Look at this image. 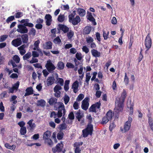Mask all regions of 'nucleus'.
Masks as SVG:
<instances>
[{"mask_svg":"<svg viewBox=\"0 0 153 153\" xmlns=\"http://www.w3.org/2000/svg\"><path fill=\"white\" fill-rule=\"evenodd\" d=\"M33 57L32 59L29 61V62L31 64L37 62L38 61V60L37 59Z\"/></svg>","mask_w":153,"mask_h":153,"instance_id":"56","label":"nucleus"},{"mask_svg":"<svg viewBox=\"0 0 153 153\" xmlns=\"http://www.w3.org/2000/svg\"><path fill=\"white\" fill-rule=\"evenodd\" d=\"M92 27L90 26H87L83 29V34L85 35L89 34L91 30Z\"/></svg>","mask_w":153,"mask_h":153,"instance_id":"18","label":"nucleus"},{"mask_svg":"<svg viewBox=\"0 0 153 153\" xmlns=\"http://www.w3.org/2000/svg\"><path fill=\"white\" fill-rule=\"evenodd\" d=\"M39 137V134H34L32 137H31V139L34 140H36L38 139Z\"/></svg>","mask_w":153,"mask_h":153,"instance_id":"55","label":"nucleus"},{"mask_svg":"<svg viewBox=\"0 0 153 153\" xmlns=\"http://www.w3.org/2000/svg\"><path fill=\"white\" fill-rule=\"evenodd\" d=\"M53 41L54 43L57 44H59L61 42L60 39L58 36L54 39Z\"/></svg>","mask_w":153,"mask_h":153,"instance_id":"48","label":"nucleus"},{"mask_svg":"<svg viewBox=\"0 0 153 153\" xmlns=\"http://www.w3.org/2000/svg\"><path fill=\"white\" fill-rule=\"evenodd\" d=\"M67 128V126L65 123H63L60 125L59 129L60 131L65 129Z\"/></svg>","mask_w":153,"mask_h":153,"instance_id":"38","label":"nucleus"},{"mask_svg":"<svg viewBox=\"0 0 153 153\" xmlns=\"http://www.w3.org/2000/svg\"><path fill=\"white\" fill-rule=\"evenodd\" d=\"M86 41L88 44H91L94 41L93 39L91 37H89L86 38Z\"/></svg>","mask_w":153,"mask_h":153,"instance_id":"46","label":"nucleus"},{"mask_svg":"<svg viewBox=\"0 0 153 153\" xmlns=\"http://www.w3.org/2000/svg\"><path fill=\"white\" fill-rule=\"evenodd\" d=\"M59 32V30H62L64 33H68L69 31V28L64 24H59L58 25Z\"/></svg>","mask_w":153,"mask_h":153,"instance_id":"12","label":"nucleus"},{"mask_svg":"<svg viewBox=\"0 0 153 153\" xmlns=\"http://www.w3.org/2000/svg\"><path fill=\"white\" fill-rule=\"evenodd\" d=\"M24 25L26 26H28L30 27H32L34 26L33 24L31 23H29L28 22L24 23Z\"/></svg>","mask_w":153,"mask_h":153,"instance_id":"63","label":"nucleus"},{"mask_svg":"<svg viewBox=\"0 0 153 153\" xmlns=\"http://www.w3.org/2000/svg\"><path fill=\"white\" fill-rule=\"evenodd\" d=\"M123 100L121 102L120 101V99L119 98H116L115 104H117V106L118 107V109L119 110L121 111L123 110V107L124 106V103Z\"/></svg>","mask_w":153,"mask_h":153,"instance_id":"11","label":"nucleus"},{"mask_svg":"<svg viewBox=\"0 0 153 153\" xmlns=\"http://www.w3.org/2000/svg\"><path fill=\"white\" fill-rule=\"evenodd\" d=\"M57 99L55 97H51L48 101V103L51 105H55L57 103Z\"/></svg>","mask_w":153,"mask_h":153,"instance_id":"24","label":"nucleus"},{"mask_svg":"<svg viewBox=\"0 0 153 153\" xmlns=\"http://www.w3.org/2000/svg\"><path fill=\"white\" fill-rule=\"evenodd\" d=\"M126 96L127 93L126 91L124 89H123V92L121 94L120 99H121L122 100H123V102H124L125 99L126 97Z\"/></svg>","mask_w":153,"mask_h":153,"instance_id":"28","label":"nucleus"},{"mask_svg":"<svg viewBox=\"0 0 153 153\" xmlns=\"http://www.w3.org/2000/svg\"><path fill=\"white\" fill-rule=\"evenodd\" d=\"M93 126L92 124H88L87 127L82 131L83 137H87L89 134L91 135L93 131Z\"/></svg>","mask_w":153,"mask_h":153,"instance_id":"4","label":"nucleus"},{"mask_svg":"<svg viewBox=\"0 0 153 153\" xmlns=\"http://www.w3.org/2000/svg\"><path fill=\"white\" fill-rule=\"evenodd\" d=\"M52 43L51 41L45 42L44 45V48L46 49H50L52 48Z\"/></svg>","mask_w":153,"mask_h":153,"instance_id":"22","label":"nucleus"},{"mask_svg":"<svg viewBox=\"0 0 153 153\" xmlns=\"http://www.w3.org/2000/svg\"><path fill=\"white\" fill-rule=\"evenodd\" d=\"M40 43V41L39 40L36 41L34 44V47L33 48L34 50H37L40 53H42V52L39 47V45Z\"/></svg>","mask_w":153,"mask_h":153,"instance_id":"15","label":"nucleus"},{"mask_svg":"<svg viewBox=\"0 0 153 153\" xmlns=\"http://www.w3.org/2000/svg\"><path fill=\"white\" fill-rule=\"evenodd\" d=\"M76 58L78 60L80 61L82 59V54L80 52H77L75 55Z\"/></svg>","mask_w":153,"mask_h":153,"instance_id":"41","label":"nucleus"},{"mask_svg":"<svg viewBox=\"0 0 153 153\" xmlns=\"http://www.w3.org/2000/svg\"><path fill=\"white\" fill-rule=\"evenodd\" d=\"M51 135V132L49 131H47L43 134V138L44 140H46V139L49 138Z\"/></svg>","mask_w":153,"mask_h":153,"instance_id":"25","label":"nucleus"},{"mask_svg":"<svg viewBox=\"0 0 153 153\" xmlns=\"http://www.w3.org/2000/svg\"><path fill=\"white\" fill-rule=\"evenodd\" d=\"M88 14L87 15V19L90 21L93 22L94 25H95L97 24V23L95 22V19L93 16L92 13H88Z\"/></svg>","mask_w":153,"mask_h":153,"instance_id":"17","label":"nucleus"},{"mask_svg":"<svg viewBox=\"0 0 153 153\" xmlns=\"http://www.w3.org/2000/svg\"><path fill=\"white\" fill-rule=\"evenodd\" d=\"M18 29H17L18 32L22 33H27L28 32V29L26 26H25L24 24L19 25L18 26Z\"/></svg>","mask_w":153,"mask_h":153,"instance_id":"10","label":"nucleus"},{"mask_svg":"<svg viewBox=\"0 0 153 153\" xmlns=\"http://www.w3.org/2000/svg\"><path fill=\"white\" fill-rule=\"evenodd\" d=\"M62 89V88L61 86L58 85H56L53 88L54 91H60L59 90Z\"/></svg>","mask_w":153,"mask_h":153,"instance_id":"45","label":"nucleus"},{"mask_svg":"<svg viewBox=\"0 0 153 153\" xmlns=\"http://www.w3.org/2000/svg\"><path fill=\"white\" fill-rule=\"evenodd\" d=\"M21 39L20 38L13 40L12 42V44L14 46L17 47L22 44Z\"/></svg>","mask_w":153,"mask_h":153,"instance_id":"13","label":"nucleus"},{"mask_svg":"<svg viewBox=\"0 0 153 153\" xmlns=\"http://www.w3.org/2000/svg\"><path fill=\"white\" fill-rule=\"evenodd\" d=\"M65 104L67 105L70 100V98L68 95H66L64 98Z\"/></svg>","mask_w":153,"mask_h":153,"instance_id":"50","label":"nucleus"},{"mask_svg":"<svg viewBox=\"0 0 153 153\" xmlns=\"http://www.w3.org/2000/svg\"><path fill=\"white\" fill-rule=\"evenodd\" d=\"M32 55L33 57H38L39 56V53L36 51H33L32 52Z\"/></svg>","mask_w":153,"mask_h":153,"instance_id":"57","label":"nucleus"},{"mask_svg":"<svg viewBox=\"0 0 153 153\" xmlns=\"http://www.w3.org/2000/svg\"><path fill=\"white\" fill-rule=\"evenodd\" d=\"M73 106L74 109H78L79 108V105L78 102L76 101L73 104Z\"/></svg>","mask_w":153,"mask_h":153,"instance_id":"58","label":"nucleus"},{"mask_svg":"<svg viewBox=\"0 0 153 153\" xmlns=\"http://www.w3.org/2000/svg\"><path fill=\"white\" fill-rule=\"evenodd\" d=\"M58 105L59 106L56 109V110L58 109L57 116L59 118H60L62 117V114L65 115L66 110L63 103L59 102L58 103Z\"/></svg>","mask_w":153,"mask_h":153,"instance_id":"3","label":"nucleus"},{"mask_svg":"<svg viewBox=\"0 0 153 153\" xmlns=\"http://www.w3.org/2000/svg\"><path fill=\"white\" fill-rule=\"evenodd\" d=\"M82 49L83 51L85 52L86 53H88L89 51V49L85 46H83Z\"/></svg>","mask_w":153,"mask_h":153,"instance_id":"54","label":"nucleus"},{"mask_svg":"<svg viewBox=\"0 0 153 153\" xmlns=\"http://www.w3.org/2000/svg\"><path fill=\"white\" fill-rule=\"evenodd\" d=\"M64 145L62 141L58 143L56 146L52 149V151L53 153H59L61 152L63 149Z\"/></svg>","mask_w":153,"mask_h":153,"instance_id":"6","label":"nucleus"},{"mask_svg":"<svg viewBox=\"0 0 153 153\" xmlns=\"http://www.w3.org/2000/svg\"><path fill=\"white\" fill-rule=\"evenodd\" d=\"M66 66L68 68H74V65L72 63L68 62L66 64Z\"/></svg>","mask_w":153,"mask_h":153,"instance_id":"52","label":"nucleus"},{"mask_svg":"<svg viewBox=\"0 0 153 153\" xmlns=\"http://www.w3.org/2000/svg\"><path fill=\"white\" fill-rule=\"evenodd\" d=\"M45 67L50 73L53 72L56 68L54 65L52 63L51 60L50 59L47 61Z\"/></svg>","mask_w":153,"mask_h":153,"instance_id":"7","label":"nucleus"},{"mask_svg":"<svg viewBox=\"0 0 153 153\" xmlns=\"http://www.w3.org/2000/svg\"><path fill=\"white\" fill-rule=\"evenodd\" d=\"M8 35H3L0 37V42L4 41L8 37Z\"/></svg>","mask_w":153,"mask_h":153,"instance_id":"43","label":"nucleus"},{"mask_svg":"<svg viewBox=\"0 0 153 153\" xmlns=\"http://www.w3.org/2000/svg\"><path fill=\"white\" fill-rule=\"evenodd\" d=\"M31 53L30 52H28L23 56V59L24 60H27L31 57Z\"/></svg>","mask_w":153,"mask_h":153,"instance_id":"32","label":"nucleus"},{"mask_svg":"<svg viewBox=\"0 0 153 153\" xmlns=\"http://www.w3.org/2000/svg\"><path fill=\"white\" fill-rule=\"evenodd\" d=\"M57 66L58 69L59 70H62L65 66L64 63L62 62H59L57 64Z\"/></svg>","mask_w":153,"mask_h":153,"instance_id":"37","label":"nucleus"},{"mask_svg":"<svg viewBox=\"0 0 153 153\" xmlns=\"http://www.w3.org/2000/svg\"><path fill=\"white\" fill-rule=\"evenodd\" d=\"M91 53L92 56L95 57H99L100 56V52H98L97 50L94 49L91 50Z\"/></svg>","mask_w":153,"mask_h":153,"instance_id":"21","label":"nucleus"},{"mask_svg":"<svg viewBox=\"0 0 153 153\" xmlns=\"http://www.w3.org/2000/svg\"><path fill=\"white\" fill-rule=\"evenodd\" d=\"M15 17L16 18H18L21 17L23 16V13L22 12H18L16 13Z\"/></svg>","mask_w":153,"mask_h":153,"instance_id":"53","label":"nucleus"},{"mask_svg":"<svg viewBox=\"0 0 153 153\" xmlns=\"http://www.w3.org/2000/svg\"><path fill=\"white\" fill-rule=\"evenodd\" d=\"M76 11L74 10L73 13L70 14L68 16V21L73 25H77L81 21L80 18L79 16H76L75 18Z\"/></svg>","mask_w":153,"mask_h":153,"instance_id":"1","label":"nucleus"},{"mask_svg":"<svg viewBox=\"0 0 153 153\" xmlns=\"http://www.w3.org/2000/svg\"><path fill=\"white\" fill-rule=\"evenodd\" d=\"M19 85V82L18 81L11 88H10V93H13L14 90H17Z\"/></svg>","mask_w":153,"mask_h":153,"instance_id":"19","label":"nucleus"},{"mask_svg":"<svg viewBox=\"0 0 153 153\" xmlns=\"http://www.w3.org/2000/svg\"><path fill=\"white\" fill-rule=\"evenodd\" d=\"M55 80V78L53 76L48 77L46 80L47 85L48 86L52 85L54 83Z\"/></svg>","mask_w":153,"mask_h":153,"instance_id":"14","label":"nucleus"},{"mask_svg":"<svg viewBox=\"0 0 153 153\" xmlns=\"http://www.w3.org/2000/svg\"><path fill=\"white\" fill-rule=\"evenodd\" d=\"M26 92L24 96L26 97L33 94V91L31 87H28L26 89Z\"/></svg>","mask_w":153,"mask_h":153,"instance_id":"16","label":"nucleus"},{"mask_svg":"<svg viewBox=\"0 0 153 153\" xmlns=\"http://www.w3.org/2000/svg\"><path fill=\"white\" fill-rule=\"evenodd\" d=\"M96 36L97 40L100 42L101 41V36L100 33L97 32L96 33Z\"/></svg>","mask_w":153,"mask_h":153,"instance_id":"60","label":"nucleus"},{"mask_svg":"<svg viewBox=\"0 0 153 153\" xmlns=\"http://www.w3.org/2000/svg\"><path fill=\"white\" fill-rule=\"evenodd\" d=\"M55 93L54 94V95L55 97L59 98V97L61 96V92L60 91H54Z\"/></svg>","mask_w":153,"mask_h":153,"instance_id":"62","label":"nucleus"},{"mask_svg":"<svg viewBox=\"0 0 153 153\" xmlns=\"http://www.w3.org/2000/svg\"><path fill=\"white\" fill-rule=\"evenodd\" d=\"M10 63L12 64L13 68L17 67L18 69H20L22 67V65L21 64H20L18 65H17L12 60H10Z\"/></svg>","mask_w":153,"mask_h":153,"instance_id":"31","label":"nucleus"},{"mask_svg":"<svg viewBox=\"0 0 153 153\" xmlns=\"http://www.w3.org/2000/svg\"><path fill=\"white\" fill-rule=\"evenodd\" d=\"M64 135L63 132L61 131H60L59 132L57 135V137L58 140H62L63 138Z\"/></svg>","mask_w":153,"mask_h":153,"instance_id":"30","label":"nucleus"},{"mask_svg":"<svg viewBox=\"0 0 153 153\" xmlns=\"http://www.w3.org/2000/svg\"><path fill=\"white\" fill-rule=\"evenodd\" d=\"M91 78V76H90V73H87L86 75V79H85V82L87 84H88Z\"/></svg>","mask_w":153,"mask_h":153,"instance_id":"40","label":"nucleus"},{"mask_svg":"<svg viewBox=\"0 0 153 153\" xmlns=\"http://www.w3.org/2000/svg\"><path fill=\"white\" fill-rule=\"evenodd\" d=\"M68 117L71 120L74 119V116L73 112L72 111L69 113L68 115Z\"/></svg>","mask_w":153,"mask_h":153,"instance_id":"49","label":"nucleus"},{"mask_svg":"<svg viewBox=\"0 0 153 153\" xmlns=\"http://www.w3.org/2000/svg\"><path fill=\"white\" fill-rule=\"evenodd\" d=\"M84 97V95L82 94H80L76 99V100L79 101L82 100Z\"/></svg>","mask_w":153,"mask_h":153,"instance_id":"47","label":"nucleus"},{"mask_svg":"<svg viewBox=\"0 0 153 153\" xmlns=\"http://www.w3.org/2000/svg\"><path fill=\"white\" fill-rule=\"evenodd\" d=\"M90 99L88 97H86L82 102V108L84 110H87L89 107Z\"/></svg>","mask_w":153,"mask_h":153,"instance_id":"8","label":"nucleus"},{"mask_svg":"<svg viewBox=\"0 0 153 153\" xmlns=\"http://www.w3.org/2000/svg\"><path fill=\"white\" fill-rule=\"evenodd\" d=\"M74 113L76 119L79 121H80L83 117V115L81 114L80 110L79 109L77 112L75 111Z\"/></svg>","mask_w":153,"mask_h":153,"instance_id":"20","label":"nucleus"},{"mask_svg":"<svg viewBox=\"0 0 153 153\" xmlns=\"http://www.w3.org/2000/svg\"><path fill=\"white\" fill-rule=\"evenodd\" d=\"M46 104L45 101L41 99L37 101V105L40 106L42 107H44L45 106Z\"/></svg>","mask_w":153,"mask_h":153,"instance_id":"26","label":"nucleus"},{"mask_svg":"<svg viewBox=\"0 0 153 153\" xmlns=\"http://www.w3.org/2000/svg\"><path fill=\"white\" fill-rule=\"evenodd\" d=\"M20 133L22 135H25L27 132V129L25 127L21 128L20 129Z\"/></svg>","mask_w":153,"mask_h":153,"instance_id":"35","label":"nucleus"},{"mask_svg":"<svg viewBox=\"0 0 153 153\" xmlns=\"http://www.w3.org/2000/svg\"><path fill=\"white\" fill-rule=\"evenodd\" d=\"M74 35V32L72 30H70L69 32H68L67 33V36L69 39H71L73 36Z\"/></svg>","mask_w":153,"mask_h":153,"instance_id":"36","label":"nucleus"},{"mask_svg":"<svg viewBox=\"0 0 153 153\" xmlns=\"http://www.w3.org/2000/svg\"><path fill=\"white\" fill-rule=\"evenodd\" d=\"M75 153H81V150L79 148V147L77 145L76 146V148L74 150Z\"/></svg>","mask_w":153,"mask_h":153,"instance_id":"51","label":"nucleus"},{"mask_svg":"<svg viewBox=\"0 0 153 153\" xmlns=\"http://www.w3.org/2000/svg\"><path fill=\"white\" fill-rule=\"evenodd\" d=\"M112 112L111 110H109L106 114L105 116L107 117L109 120H111L112 117Z\"/></svg>","mask_w":153,"mask_h":153,"instance_id":"29","label":"nucleus"},{"mask_svg":"<svg viewBox=\"0 0 153 153\" xmlns=\"http://www.w3.org/2000/svg\"><path fill=\"white\" fill-rule=\"evenodd\" d=\"M77 11L78 14L80 16H83L85 14V11L82 8H79L77 9Z\"/></svg>","mask_w":153,"mask_h":153,"instance_id":"23","label":"nucleus"},{"mask_svg":"<svg viewBox=\"0 0 153 153\" xmlns=\"http://www.w3.org/2000/svg\"><path fill=\"white\" fill-rule=\"evenodd\" d=\"M22 39L23 43H27L28 40V36L27 34H24L21 36Z\"/></svg>","mask_w":153,"mask_h":153,"instance_id":"27","label":"nucleus"},{"mask_svg":"<svg viewBox=\"0 0 153 153\" xmlns=\"http://www.w3.org/2000/svg\"><path fill=\"white\" fill-rule=\"evenodd\" d=\"M79 87V82L77 80L74 82L72 85V88L74 87L78 88Z\"/></svg>","mask_w":153,"mask_h":153,"instance_id":"61","label":"nucleus"},{"mask_svg":"<svg viewBox=\"0 0 153 153\" xmlns=\"http://www.w3.org/2000/svg\"><path fill=\"white\" fill-rule=\"evenodd\" d=\"M124 82L126 85H128L129 82V79L127 76L126 73H125Z\"/></svg>","mask_w":153,"mask_h":153,"instance_id":"39","label":"nucleus"},{"mask_svg":"<svg viewBox=\"0 0 153 153\" xmlns=\"http://www.w3.org/2000/svg\"><path fill=\"white\" fill-rule=\"evenodd\" d=\"M101 103L100 101H99L95 103L92 104L88 109L89 112H92L95 113L97 112L96 109H99L100 108Z\"/></svg>","mask_w":153,"mask_h":153,"instance_id":"9","label":"nucleus"},{"mask_svg":"<svg viewBox=\"0 0 153 153\" xmlns=\"http://www.w3.org/2000/svg\"><path fill=\"white\" fill-rule=\"evenodd\" d=\"M145 45L147 49L145 51V53L152 46V40L150 36V33H149L147 35L145 40Z\"/></svg>","mask_w":153,"mask_h":153,"instance_id":"5","label":"nucleus"},{"mask_svg":"<svg viewBox=\"0 0 153 153\" xmlns=\"http://www.w3.org/2000/svg\"><path fill=\"white\" fill-rule=\"evenodd\" d=\"M87 118L88 120V124H91L92 122V118L91 115H89L87 117Z\"/></svg>","mask_w":153,"mask_h":153,"instance_id":"59","label":"nucleus"},{"mask_svg":"<svg viewBox=\"0 0 153 153\" xmlns=\"http://www.w3.org/2000/svg\"><path fill=\"white\" fill-rule=\"evenodd\" d=\"M109 120H109V119L107 117L105 116L102 118V121L101 123L102 124H105L107 123Z\"/></svg>","mask_w":153,"mask_h":153,"instance_id":"42","label":"nucleus"},{"mask_svg":"<svg viewBox=\"0 0 153 153\" xmlns=\"http://www.w3.org/2000/svg\"><path fill=\"white\" fill-rule=\"evenodd\" d=\"M65 18V17L64 15L60 14L58 16L57 20L59 22H62L64 21Z\"/></svg>","mask_w":153,"mask_h":153,"instance_id":"34","label":"nucleus"},{"mask_svg":"<svg viewBox=\"0 0 153 153\" xmlns=\"http://www.w3.org/2000/svg\"><path fill=\"white\" fill-rule=\"evenodd\" d=\"M132 121V118L130 116H129L128 118V120L124 123L123 128L121 127L120 128L121 131L123 132L124 133L128 131L131 127Z\"/></svg>","mask_w":153,"mask_h":153,"instance_id":"2","label":"nucleus"},{"mask_svg":"<svg viewBox=\"0 0 153 153\" xmlns=\"http://www.w3.org/2000/svg\"><path fill=\"white\" fill-rule=\"evenodd\" d=\"M48 145L49 146H52L53 144V143L52 140L49 138L46 139Z\"/></svg>","mask_w":153,"mask_h":153,"instance_id":"64","label":"nucleus"},{"mask_svg":"<svg viewBox=\"0 0 153 153\" xmlns=\"http://www.w3.org/2000/svg\"><path fill=\"white\" fill-rule=\"evenodd\" d=\"M13 59L14 61L13 62L16 63V64L19 63L20 61V58L16 55H15L13 57Z\"/></svg>","mask_w":153,"mask_h":153,"instance_id":"33","label":"nucleus"},{"mask_svg":"<svg viewBox=\"0 0 153 153\" xmlns=\"http://www.w3.org/2000/svg\"><path fill=\"white\" fill-rule=\"evenodd\" d=\"M57 80L58 81V83H59L61 86H63L64 84V80L63 79L61 78H58V76H57Z\"/></svg>","mask_w":153,"mask_h":153,"instance_id":"44","label":"nucleus"}]
</instances>
